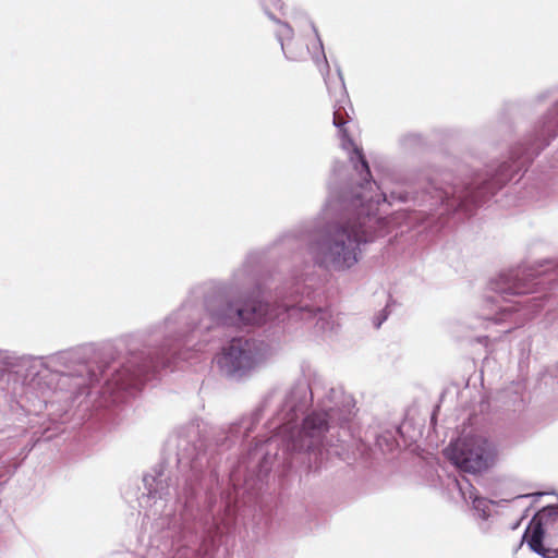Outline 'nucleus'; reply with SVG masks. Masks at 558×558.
I'll use <instances>...</instances> for the list:
<instances>
[{"instance_id": "obj_1", "label": "nucleus", "mask_w": 558, "mask_h": 558, "mask_svg": "<svg viewBox=\"0 0 558 558\" xmlns=\"http://www.w3.org/2000/svg\"><path fill=\"white\" fill-rule=\"evenodd\" d=\"M255 281L247 260L238 268L230 282L206 281L191 290L190 298L163 322L148 330L145 348L131 353L119 366H98L97 372L81 361L78 350L62 351L46 361L33 360L27 368L26 387L45 403L53 395L74 402L89 395L99 375L105 378L100 393L112 403L125 400L161 369L170 366L181 343L191 335H204L216 328H240L274 320L275 305L259 300L240 302L231 289L246 290Z\"/></svg>"}, {"instance_id": "obj_2", "label": "nucleus", "mask_w": 558, "mask_h": 558, "mask_svg": "<svg viewBox=\"0 0 558 558\" xmlns=\"http://www.w3.org/2000/svg\"><path fill=\"white\" fill-rule=\"evenodd\" d=\"M375 181L359 182L350 192L328 199L318 218L302 222L284 232L280 241H305V251L314 267L344 274L362 258V246L372 242L377 227L380 203H390Z\"/></svg>"}, {"instance_id": "obj_3", "label": "nucleus", "mask_w": 558, "mask_h": 558, "mask_svg": "<svg viewBox=\"0 0 558 558\" xmlns=\"http://www.w3.org/2000/svg\"><path fill=\"white\" fill-rule=\"evenodd\" d=\"M313 390L300 380L287 390H274L263 404L250 416L242 417L230 427V437L245 438L259 422L262 414L276 408L275 429L277 433L269 439L270 444L281 446L288 452L307 451L314 457V469L323 466L324 454H330L333 447L327 434L333 437L332 430L350 420L355 408L354 399L342 387H330L319 402L318 410L303 418L301 427L296 424L312 400Z\"/></svg>"}, {"instance_id": "obj_4", "label": "nucleus", "mask_w": 558, "mask_h": 558, "mask_svg": "<svg viewBox=\"0 0 558 558\" xmlns=\"http://www.w3.org/2000/svg\"><path fill=\"white\" fill-rule=\"evenodd\" d=\"M169 446L177 450L183 483L177 481L174 485L170 472L159 465L144 476L147 494L141 497L140 505L148 508L147 517L159 515L158 525L166 526L172 537H180L186 529L191 502L196 495L195 485L204 466L199 425L191 424L179 429L170 438Z\"/></svg>"}, {"instance_id": "obj_5", "label": "nucleus", "mask_w": 558, "mask_h": 558, "mask_svg": "<svg viewBox=\"0 0 558 558\" xmlns=\"http://www.w3.org/2000/svg\"><path fill=\"white\" fill-rule=\"evenodd\" d=\"M558 135V101L535 124L522 157L508 162L502 161L496 169L487 171V178H475L471 183H461L450 172L437 173L428 179L427 187L421 194L391 192L389 198L400 202L417 201L420 205L428 204L430 208L442 205L448 211L458 209L471 214L473 207L500 190L512 174L524 166L534 155L549 145Z\"/></svg>"}, {"instance_id": "obj_6", "label": "nucleus", "mask_w": 558, "mask_h": 558, "mask_svg": "<svg viewBox=\"0 0 558 558\" xmlns=\"http://www.w3.org/2000/svg\"><path fill=\"white\" fill-rule=\"evenodd\" d=\"M549 270L558 277V263L544 262L537 267L519 266L501 272L489 282V289L497 296L487 299L486 305L489 311L483 314V318L495 324L502 322H510L517 326L523 324L524 320L530 318V312L525 307L518 310V303L508 304L510 302L508 296L533 292L535 287L541 284L539 281H536L537 277L546 276Z\"/></svg>"}, {"instance_id": "obj_7", "label": "nucleus", "mask_w": 558, "mask_h": 558, "mask_svg": "<svg viewBox=\"0 0 558 558\" xmlns=\"http://www.w3.org/2000/svg\"><path fill=\"white\" fill-rule=\"evenodd\" d=\"M275 349L263 340L233 338L215 357L220 374L240 381L252 376L275 355Z\"/></svg>"}, {"instance_id": "obj_8", "label": "nucleus", "mask_w": 558, "mask_h": 558, "mask_svg": "<svg viewBox=\"0 0 558 558\" xmlns=\"http://www.w3.org/2000/svg\"><path fill=\"white\" fill-rule=\"evenodd\" d=\"M293 23L301 33L300 38L294 37L292 26L287 23L278 22V27L275 31L284 57L290 61L299 62L304 60L307 54H311L320 72L326 70V72L329 73V65L324 52L323 43L314 23L306 14L295 16Z\"/></svg>"}, {"instance_id": "obj_9", "label": "nucleus", "mask_w": 558, "mask_h": 558, "mask_svg": "<svg viewBox=\"0 0 558 558\" xmlns=\"http://www.w3.org/2000/svg\"><path fill=\"white\" fill-rule=\"evenodd\" d=\"M311 294L307 284L298 281L295 289L289 295H283L279 303L275 305L274 319L284 320L300 319L307 323H314L315 331L322 336H332L338 327V318L329 308H314L305 299H299V295Z\"/></svg>"}, {"instance_id": "obj_10", "label": "nucleus", "mask_w": 558, "mask_h": 558, "mask_svg": "<svg viewBox=\"0 0 558 558\" xmlns=\"http://www.w3.org/2000/svg\"><path fill=\"white\" fill-rule=\"evenodd\" d=\"M448 459L461 471L478 473L486 470L496 456L492 441L480 435L459 438L447 449Z\"/></svg>"}, {"instance_id": "obj_11", "label": "nucleus", "mask_w": 558, "mask_h": 558, "mask_svg": "<svg viewBox=\"0 0 558 558\" xmlns=\"http://www.w3.org/2000/svg\"><path fill=\"white\" fill-rule=\"evenodd\" d=\"M523 541L532 551L543 558L558 557V507L547 506L529 523Z\"/></svg>"}, {"instance_id": "obj_12", "label": "nucleus", "mask_w": 558, "mask_h": 558, "mask_svg": "<svg viewBox=\"0 0 558 558\" xmlns=\"http://www.w3.org/2000/svg\"><path fill=\"white\" fill-rule=\"evenodd\" d=\"M336 104L333 111V125L339 129V136L341 141V147L347 151L349 161L352 165L355 173L360 178V182H367L371 180V170L368 162L365 159L363 149L359 147L353 140L349 136L347 129L344 128L347 120L344 116L348 112L344 111V107L341 105L345 100L344 84L340 80L335 90Z\"/></svg>"}, {"instance_id": "obj_13", "label": "nucleus", "mask_w": 558, "mask_h": 558, "mask_svg": "<svg viewBox=\"0 0 558 558\" xmlns=\"http://www.w3.org/2000/svg\"><path fill=\"white\" fill-rule=\"evenodd\" d=\"M336 104L333 111V125L339 129V136L341 141V147L347 151L349 161L352 165L355 173L360 178V182H367L371 180V170L368 162L365 159L363 149L359 147L353 140L349 136L347 129L344 128L347 120L344 116L348 112L344 111V107L341 105L345 100L344 84L340 80L335 90Z\"/></svg>"}, {"instance_id": "obj_14", "label": "nucleus", "mask_w": 558, "mask_h": 558, "mask_svg": "<svg viewBox=\"0 0 558 558\" xmlns=\"http://www.w3.org/2000/svg\"><path fill=\"white\" fill-rule=\"evenodd\" d=\"M235 513V506H232L230 501H228L226 506V517L220 519V522H216L213 529L207 531V535L203 538L199 548L197 549V555L206 556L208 555L216 546V538L228 531L233 523V517Z\"/></svg>"}, {"instance_id": "obj_15", "label": "nucleus", "mask_w": 558, "mask_h": 558, "mask_svg": "<svg viewBox=\"0 0 558 558\" xmlns=\"http://www.w3.org/2000/svg\"><path fill=\"white\" fill-rule=\"evenodd\" d=\"M454 484L458 487L462 498L466 502H472V507L476 515L482 520H487L490 515L489 507L494 502L477 496L475 488L465 477H462L461 480H454Z\"/></svg>"}, {"instance_id": "obj_16", "label": "nucleus", "mask_w": 558, "mask_h": 558, "mask_svg": "<svg viewBox=\"0 0 558 558\" xmlns=\"http://www.w3.org/2000/svg\"><path fill=\"white\" fill-rule=\"evenodd\" d=\"M422 142V138L418 134H415V133H409V134H404L401 138H400V143L403 147L405 148H410V147H413V146H416L418 145L420 143Z\"/></svg>"}, {"instance_id": "obj_17", "label": "nucleus", "mask_w": 558, "mask_h": 558, "mask_svg": "<svg viewBox=\"0 0 558 558\" xmlns=\"http://www.w3.org/2000/svg\"><path fill=\"white\" fill-rule=\"evenodd\" d=\"M269 468H266L264 464L260 466V470L257 474V481L251 482V480H245V490L255 489L258 483L263 482V478L267 475Z\"/></svg>"}, {"instance_id": "obj_18", "label": "nucleus", "mask_w": 558, "mask_h": 558, "mask_svg": "<svg viewBox=\"0 0 558 558\" xmlns=\"http://www.w3.org/2000/svg\"><path fill=\"white\" fill-rule=\"evenodd\" d=\"M387 319V314L385 313V311H383L378 317H376L375 322H374V325L376 328H379L381 326V324Z\"/></svg>"}, {"instance_id": "obj_19", "label": "nucleus", "mask_w": 558, "mask_h": 558, "mask_svg": "<svg viewBox=\"0 0 558 558\" xmlns=\"http://www.w3.org/2000/svg\"><path fill=\"white\" fill-rule=\"evenodd\" d=\"M550 92L549 90H546L544 93H541L538 96H537V100L538 101H543L545 100L548 96H549Z\"/></svg>"}, {"instance_id": "obj_20", "label": "nucleus", "mask_w": 558, "mask_h": 558, "mask_svg": "<svg viewBox=\"0 0 558 558\" xmlns=\"http://www.w3.org/2000/svg\"><path fill=\"white\" fill-rule=\"evenodd\" d=\"M542 495H543V493H537V494H532V495L525 494V495L518 496L517 499H519V498H527V497H539Z\"/></svg>"}, {"instance_id": "obj_21", "label": "nucleus", "mask_w": 558, "mask_h": 558, "mask_svg": "<svg viewBox=\"0 0 558 558\" xmlns=\"http://www.w3.org/2000/svg\"><path fill=\"white\" fill-rule=\"evenodd\" d=\"M326 84H327V89L329 90L330 94H332L331 86L329 85V83L327 81H326Z\"/></svg>"}, {"instance_id": "obj_22", "label": "nucleus", "mask_w": 558, "mask_h": 558, "mask_svg": "<svg viewBox=\"0 0 558 558\" xmlns=\"http://www.w3.org/2000/svg\"><path fill=\"white\" fill-rule=\"evenodd\" d=\"M4 359L3 352L0 351V360Z\"/></svg>"}, {"instance_id": "obj_23", "label": "nucleus", "mask_w": 558, "mask_h": 558, "mask_svg": "<svg viewBox=\"0 0 558 558\" xmlns=\"http://www.w3.org/2000/svg\"><path fill=\"white\" fill-rule=\"evenodd\" d=\"M266 13L268 14V16H269L270 19H274L272 14H270L267 10H266Z\"/></svg>"}]
</instances>
